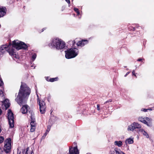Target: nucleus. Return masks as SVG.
Listing matches in <instances>:
<instances>
[{
    "instance_id": "12",
    "label": "nucleus",
    "mask_w": 154,
    "mask_h": 154,
    "mask_svg": "<svg viewBox=\"0 0 154 154\" xmlns=\"http://www.w3.org/2000/svg\"><path fill=\"white\" fill-rule=\"evenodd\" d=\"M2 106H4V107H3V109H6L10 106V103L8 99H6L2 101Z\"/></svg>"
},
{
    "instance_id": "10",
    "label": "nucleus",
    "mask_w": 154,
    "mask_h": 154,
    "mask_svg": "<svg viewBox=\"0 0 154 154\" xmlns=\"http://www.w3.org/2000/svg\"><path fill=\"white\" fill-rule=\"evenodd\" d=\"M138 120L146 124L148 126H151V125L150 123L151 119L148 117L144 118L139 117Z\"/></svg>"
},
{
    "instance_id": "11",
    "label": "nucleus",
    "mask_w": 154,
    "mask_h": 154,
    "mask_svg": "<svg viewBox=\"0 0 154 154\" xmlns=\"http://www.w3.org/2000/svg\"><path fill=\"white\" fill-rule=\"evenodd\" d=\"M69 154H79V151L76 146L73 148L69 147Z\"/></svg>"
},
{
    "instance_id": "33",
    "label": "nucleus",
    "mask_w": 154,
    "mask_h": 154,
    "mask_svg": "<svg viewBox=\"0 0 154 154\" xmlns=\"http://www.w3.org/2000/svg\"><path fill=\"white\" fill-rule=\"evenodd\" d=\"M3 84V82L0 78V86L2 85Z\"/></svg>"
},
{
    "instance_id": "4",
    "label": "nucleus",
    "mask_w": 154,
    "mask_h": 154,
    "mask_svg": "<svg viewBox=\"0 0 154 154\" xmlns=\"http://www.w3.org/2000/svg\"><path fill=\"white\" fill-rule=\"evenodd\" d=\"M65 57L67 59H70L75 57L78 54V50L75 48H72L65 51Z\"/></svg>"
},
{
    "instance_id": "23",
    "label": "nucleus",
    "mask_w": 154,
    "mask_h": 154,
    "mask_svg": "<svg viewBox=\"0 0 154 154\" xmlns=\"http://www.w3.org/2000/svg\"><path fill=\"white\" fill-rule=\"evenodd\" d=\"M36 128V127H31L30 131L31 132H33L35 131Z\"/></svg>"
},
{
    "instance_id": "30",
    "label": "nucleus",
    "mask_w": 154,
    "mask_h": 154,
    "mask_svg": "<svg viewBox=\"0 0 154 154\" xmlns=\"http://www.w3.org/2000/svg\"><path fill=\"white\" fill-rule=\"evenodd\" d=\"M149 109H141V110L142 111H143L144 112H146L147 111V110H149Z\"/></svg>"
},
{
    "instance_id": "20",
    "label": "nucleus",
    "mask_w": 154,
    "mask_h": 154,
    "mask_svg": "<svg viewBox=\"0 0 154 154\" xmlns=\"http://www.w3.org/2000/svg\"><path fill=\"white\" fill-rule=\"evenodd\" d=\"M114 145L119 147H121L123 145L122 142L121 141H116L114 143Z\"/></svg>"
},
{
    "instance_id": "26",
    "label": "nucleus",
    "mask_w": 154,
    "mask_h": 154,
    "mask_svg": "<svg viewBox=\"0 0 154 154\" xmlns=\"http://www.w3.org/2000/svg\"><path fill=\"white\" fill-rule=\"evenodd\" d=\"M4 140V138L2 137H0V143L3 142Z\"/></svg>"
},
{
    "instance_id": "17",
    "label": "nucleus",
    "mask_w": 154,
    "mask_h": 154,
    "mask_svg": "<svg viewBox=\"0 0 154 154\" xmlns=\"http://www.w3.org/2000/svg\"><path fill=\"white\" fill-rule=\"evenodd\" d=\"M34 115L33 113H31V121L30 122L31 127H36V123L32 119V116Z\"/></svg>"
},
{
    "instance_id": "41",
    "label": "nucleus",
    "mask_w": 154,
    "mask_h": 154,
    "mask_svg": "<svg viewBox=\"0 0 154 154\" xmlns=\"http://www.w3.org/2000/svg\"><path fill=\"white\" fill-rule=\"evenodd\" d=\"M37 97H38V95L37 94Z\"/></svg>"
},
{
    "instance_id": "32",
    "label": "nucleus",
    "mask_w": 154,
    "mask_h": 154,
    "mask_svg": "<svg viewBox=\"0 0 154 154\" xmlns=\"http://www.w3.org/2000/svg\"><path fill=\"white\" fill-rule=\"evenodd\" d=\"M132 74L133 75H134L135 77H136V75L135 74V70H133Z\"/></svg>"
},
{
    "instance_id": "2",
    "label": "nucleus",
    "mask_w": 154,
    "mask_h": 154,
    "mask_svg": "<svg viewBox=\"0 0 154 154\" xmlns=\"http://www.w3.org/2000/svg\"><path fill=\"white\" fill-rule=\"evenodd\" d=\"M27 46L23 42L20 41L18 40H14L12 42V44L11 45V48L8 49V52L10 55H11L13 58L15 60L16 59L19 58V56L15 54L14 51V48L17 50H19L21 49H26L27 48Z\"/></svg>"
},
{
    "instance_id": "36",
    "label": "nucleus",
    "mask_w": 154,
    "mask_h": 154,
    "mask_svg": "<svg viewBox=\"0 0 154 154\" xmlns=\"http://www.w3.org/2000/svg\"><path fill=\"white\" fill-rule=\"evenodd\" d=\"M69 4H70V1L69 0H65Z\"/></svg>"
},
{
    "instance_id": "40",
    "label": "nucleus",
    "mask_w": 154,
    "mask_h": 154,
    "mask_svg": "<svg viewBox=\"0 0 154 154\" xmlns=\"http://www.w3.org/2000/svg\"><path fill=\"white\" fill-rule=\"evenodd\" d=\"M2 113V111L1 109H0V115Z\"/></svg>"
},
{
    "instance_id": "28",
    "label": "nucleus",
    "mask_w": 154,
    "mask_h": 154,
    "mask_svg": "<svg viewBox=\"0 0 154 154\" xmlns=\"http://www.w3.org/2000/svg\"><path fill=\"white\" fill-rule=\"evenodd\" d=\"M51 128V126H50V125L48 126L47 127V130H46V131H47V132L48 133V132L50 130Z\"/></svg>"
},
{
    "instance_id": "16",
    "label": "nucleus",
    "mask_w": 154,
    "mask_h": 154,
    "mask_svg": "<svg viewBox=\"0 0 154 154\" xmlns=\"http://www.w3.org/2000/svg\"><path fill=\"white\" fill-rule=\"evenodd\" d=\"M32 150L28 147L23 152V154H32Z\"/></svg>"
},
{
    "instance_id": "21",
    "label": "nucleus",
    "mask_w": 154,
    "mask_h": 154,
    "mask_svg": "<svg viewBox=\"0 0 154 154\" xmlns=\"http://www.w3.org/2000/svg\"><path fill=\"white\" fill-rule=\"evenodd\" d=\"M115 151L116 154H125V153L123 152L121 150L117 148H115L114 149Z\"/></svg>"
},
{
    "instance_id": "14",
    "label": "nucleus",
    "mask_w": 154,
    "mask_h": 154,
    "mask_svg": "<svg viewBox=\"0 0 154 154\" xmlns=\"http://www.w3.org/2000/svg\"><path fill=\"white\" fill-rule=\"evenodd\" d=\"M6 9L5 7L0 8V17L4 16L6 13Z\"/></svg>"
},
{
    "instance_id": "18",
    "label": "nucleus",
    "mask_w": 154,
    "mask_h": 154,
    "mask_svg": "<svg viewBox=\"0 0 154 154\" xmlns=\"http://www.w3.org/2000/svg\"><path fill=\"white\" fill-rule=\"evenodd\" d=\"M126 144H132L134 143L133 138H129L126 140L125 141Z\"/></svg>"
},
{
    "instance_id": "31",
    "label": "nucleus",
    "mask_w": 154,
    "mask_h": 154,
    "mask_svg": "<svg viewBox=\"0 0 154 154\" xmlns=\"http://www.w3.org/2000/svg\"><path fill=\"white\" fill-rule=\"evenodd\" d=\"M97 109L98 110H100V105L99 104H97Z\"/></svg>"
},
{
    "instance_id": "38",
    "label": "nucleus",
    "mask_w": 154,
    "mask_h": 154,
    "mask_svg": "<svg viewBox=\"0 0 154 154\" xmlns=\"http://www.w3.org/2000/svg\"><path fill=\"white\" fill-rule=\"evenodd\" d=\"M142 60V59H139L137 60V61H141Z\"/></svg>"
},
{
    "instance_id": "27",
    "label": "nucleus",
    "mask_w": 154,
    "mask_h": 154,
    "mask_svg": "<svg viewBox=\"0 0 154 154\" xmlns=\"http://www.w3.org/2000/svg\"><path fill=\"white\" fill-rule=\"evenodd\" d=\"M48 133V132L46 131V132L42 136V138L43 139H44Z\"/></svg>"
},
{
    "instance_id": "1",
    "label": "nucleus",
    "mask_w": 154,
    "mask_h": 154,
    "mask_svg": "<svg viewBox=\"0 0 154 154\" xmlns=\"http://www.w3.org/2000/svg\"><path fill=\"white\" fill-rule=\"evenodd\" d=\"M31 92V90L26 84L21 82L20 89L18 95L15 99V100L20 105L25 103L26 102L25 98L28 97Z\"/></svg>"
},
{
    "instance_id": "5",
    "label": "nucleus",
    "mask_w": 154,
    "mask_h": 154,
    "mask_svg": "<svg viewBox=\"0 0 154 154\" xmlns=\"http://www.w3.org/2000/svg\"><path fill=\"white\" fill-rule=\"evenodd\" d=\"M8 119L9 122V124L10 127L13 128L14 127V114L11 110L8 111Z\"/></svg>"
},
{
    "instance_id": "6",
    "label": "nucleus",
    "mask_w": 154,
    "mask_h": 154,
    "mask_svg": "<svg viewBox=\"0 0 154 154\" xmlns=\"http://www.w3.org/2000/svg\"><path fill=\"white\" fill-rule=\"evenodd\" d=\"M11 148V139L10 138H8L5 142L4 150L6 153H8L10 152Z\"/></svg>"
},
{
    "instance_id": "29",
    "label": "nucleus",
    "mask_w": 154,
    "mask_h": 154,
    "mask_svg": "<svg viewBox=\"0 0 154 154\" xmlns=\"http://www.w3.org/2000/svg\"><path fill=\"white\" fill-rule=\"evenodd\" d=\"M112 101V100L111 99H109L107 101H106L105 103H104V104L106 103H108L111 102Z\"/></svg>"
},
{
    "instance_id": "39",
    "label": "nucleus",
    "mask_w": 154,
    "mask_h": 154,
    "mask_svg": "<svg viewBox=\"0 0 154 154\" xmlns=\"http://www.w3.org/2000/svg\"><path fill=\"white\" fill-rule=\"evenodd\" d=\"M75 41H72V43H73V45H75Z\"/></svg>"
},
{
    "instance_id": "22",
    "label": "nucleus",
    "mask_w": 154,
    "mask_h": 154,
    "mask_svg": "<svg viewBox=\"0 0 154 154\" xmlns=\"http://www.w3.org/2000/svg\"><path fill=\"white\" fill-rule=\"evenodd\" d=\"M57 78H51L50 79V81L52 82H54L55 81L57 80Z\"/></svg>"
},
{
    "instance_id": "35",
    "label": "nucleus",
    "mask_w": 154,
    "mask_h": 154,
    "mask_svg": "<svg viewBox=\"0 0 154 154\" xmlns=\"http://www.w3.org/2000/svg\"><path fill=\"white\" fill-rule=\"evenodd\" d=\"M3 92L2 90H1L0 91V95H1L2 94H3Z\"/></svg>"
},
{
    "instance_id": "37",
    "label": "nucleus",
    "mask_w": 154,
    "mask_h": 154,
    "mask_svg": "<svg viewBox=\"0 0 154 154\" xmlns=\"http://www.w3.org/2000/svg\"><path fill=\"white\" fill-rule=\"evenodd\" d=\"M130 73V72H127L126 74H125V77H126L127 75H128L129 73Z\"/></svg>"
},
{
    "instance_id": "24",
    "label": "nucleus",
    "mask_w": 154,
    "mask_h": 154,
    "mask_svg": "<svg viewBox=\"0 0 154 154\" xmlns=\"http://www.w3.org/2000/svg\"><path fill=\"white\" fill-rule=\"evenodd\" d=\"M74 10L77 13L78 15L80 13H79V11H78V9L77 8H74Z\"/></svg>"
},
{
    "instance_id": "3",
    "label": "nucleus",
    "mask_w": 154,
    "mask_h": 154,
    "mask_svg": "<svg viewBox=\"0 0 154 154\" xmlns=\"http://www.w3.org/2000/svg\"><path fill=\"white\" fill-rule=\"evenodd\" d=\"M49 45L52 48L59 50L63 49L65 47V43L61 39L54 38L51 41Z\"/></svg>"
},
{
    "instance_id": "8",
    "label": "nucleus",
    "mask_w": 154,
    "mask_h": 154,
    "mask_svg": "<svg viewBox=\"0 0 154 154\" xmlns=\"http://www.w3.org/2000/svg\"><path fill=\"white\" fill-rule=\"evenodd\" d=\"M141 127L140 124L138 123L134 122L128 126V131H133L135 129H137L139 131L140 129H141Z\"/></svg>"
},
{
    "instance_id": "34",
    "label": "nucleus",
    "mask_w": 154,
    "mask_h": 154,
    "mask_svg": "<svg viewBox=\"0 0 154 154\" xmlns=\"http://www.w3.org/2000/svg\"><path fill=\"white\" fill-rule=\"evenodd\" d=\"M3 149L0 148V154H2L3 152Z\"/></svg>"
},
{
    "instance_id": "25",
    "label": "nucleus",
    "mask_w": 154,
    "mask_h": 154,
    "mask_svg": "<svg viewBox=\"0 0 154 154\" xmlns=\"http://www.w3.org/2000/svg\"><path fill=\"white\" fill-rule=\"evenodd\" d=\"M36 57V55L34 54L32 55V59L33 61H34Z\"/></svg>"
},
{
    "instance_id": "19",
    "label": "nucleus",
    "mask_w": 154,
    "mask_h": 154,
    "mask_svg": "<svg viewBox=\"0 0 154 154\" xmlns=\"http://www.w3.org/2000/svg\"><path fill=\"white\" fill-rule=\"evenodd\" d=\"M139 132H140L141 133L143 134V135L144 136H146V138H148L149 137V135L147 132L144 131L143 129H140L139 130Z\"/></svg>"
},
{
    "instance_id": "15",
    "label": "nucleus",
    "mask_w": 154,
    "mask_h": 154,
    "mask_svg": "<svg viewBox=\"0 0 154 154\" xmlns=\"http://www.w3.org/2000/svg\"><path fill=\"white\" fill-rule=\"evenodd\" d=\"M88 43V41L86 40H82L79 41L76 44V45L79 46H83Z\"/></svg>"
},
{
    "instance_id": "7",
    "label": "nucleus",
    "mask_w": 154,
    "mask_h": 154,
    "mask_svg": "<svg viewBox=\"0 0 154 154\" xmlns=\"http://www.w3.org/2000/svg\"><path fill=\"white\" fill-rule=\"evenodd\" d=\"M11 45L10 43L9 45H3L0 47V58L2 57L6 51H8V49L11 48Z\"/></svg>"
},
{
    "instance_id": "9",
    "label": "nucleus",
    "mask_w": 154,
    "mask_h": 154,
    "mask_svg": "<svg viewBox=\"0 0 154 154\" xmlns=\"http://www.w3.org/2000/svg\"><path fill=\"white\" fill-rule=\"evenodd\" d=\"M38 102H39V105L40 107V111L42 114L44 113L46 109L45 103L43 101H40L39 98L38 99Z\"/></svg>"
},
{
    "instance_id": "13",
    "label": "nucleus",
    "mask_w": 154,
    "mask_h": 154,
    "mask_svg": "<svg viewBox=\"0 0 154 154\" xmlns=\"http://www.w3.org/2000/svg\"><path fill=\"white\" fill-rule=\"evenodd\" d=\"M29 108V106L27 105H23L20 110V111L23 114H26Z\"/></svg>"
}]
</instances>
